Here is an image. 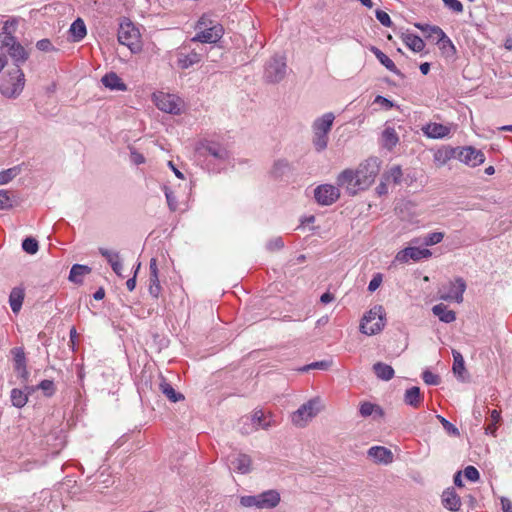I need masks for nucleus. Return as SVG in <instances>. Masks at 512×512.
Masks as SVG:
<instances>
[{
  "label": "nucleus",
  "mask_w": 512,
  "mask_h": 512,
  "mask_svg": "<svg viewBox=\"0 0 512 512\" xmlns=\"http://www.w3.org/2000/svg\"><path fill=\"white\" fill-rule=\"evenodd\" d=\"M422 379L427 385H439L440 377L429 370H425L422 373Z\"/></svg>",
  "instance_id": "obj_56"
},
{
  "label": "nucleus",
  "mask_w": 512,
  "mask_h": 512,
  "mask_svg": "<svg viewBox=\"0 0 512 512\" xmlns=\"http://www.w3.org/2000/svg\"><path fill=\"white\" fill-rule=\"evenodd\" d=\"M321 410V400L319 398L310 399L293 412L291 421L297 427H305Z\"/></svg>",
  "instance_id": "obj_6"
},
{
  "label": "nucleus",
  "mask_w": 512,
  "mask_h": 512,
  "mask_svg": "<svg viewBox=\"0 0 512 512\" xmlns=\"http://www.w3.org/2000/svg\"><path fill=\"white\" fill-rule=\"evenodd\" d=\"M253 425H255V428H262V429H269L271 426L274 425V422L271 419H267L264 412L262 410H256L254 411L252 417H251Z\"/></svg>",
  "instance_id": "obj_38"
},
{
  "label": "nucleus",
  "mask_w": 512,
  "mask_h": 512,
  "mask_svg": "<svg viewBox=\"0 0 512 512\" xmlns=\"http://www.w3.org/2000/svg\"><path fill=\"white\" fill-rule=\"evenodd\" d=\"M102 84L110 90L126 91L127 85L122 79L115 73L110 72L105 74L101 79Z\"/></svg>",
  "instance_id": "obj_26"
},
{
  "label": "nucleus",
  "mask_w": 512,
  "mask_h": 512,
  "mask_svg": "<svg viewBox=\"0 0 512 512\" xmlns=\"http://www.w3.org/2000/svg\"><path fill=\"white\" fill-rule=\"evenodd\" d=\"M444 5L455 13H462L464 8L459 0H442Z\"/></svg>",
  "instance_id": "obj_59"
},
{
  "label": "nucleus",
  "mask_w": 512,
  "mask_h": 512,
  "mask_svg": "<svg viewBox=\"0 0 512 512\" xmlns=\"http://www.w3.org/2000/svg\"><path fill=\"white\" fill-rule=\"evenodd\" d=\"M431 255L432 252L426 248L406 247L397 253L396 260L401 263H406L410 259L419 261L424 258H429Z\"/></svg>",
  "instance_id": "obj_16"
},
{
  "label": "nucleus",
  "mask_w": 512,
  "mask_h": 512,
  "mask_svg": "<svg viewBox=\"0 0 512 512\" xmlns=\"http://www.w3.org/2000/svg\"><path fill=\"white\" fill-rule=\"evenodd\" d=\"M280 501V493L275 489L266 490L257 495L241 496L239 499L241 506L258 509H273L279 505Z\"/></svg>",
  "instance_id": "obj_3"
},
{
  "label": "nucleus",
  "mask_w": 512,
  "mask_h": 512,
  "mask_svg": "<svg viewBox=\"0 0 512 512\" xmlns=\"http://www.w3.org/2000/svg\"><path fill=\"white\" fill-rule=\"evenodd\" d=\"M118 41L120 44L127 46L132 52H136L141 48L140 32L130 21L120 24Z\"/></svg>",
  "instance_id": "obj_9"
},
{
  "label": "nucleus",
  "mask_w": 512,
  "mask_h": 512,
  "mask_svg": "<svg viewBox=\"0 0 512 512\" xmlns=\"http://www.w3.org/2000/svg\"><path fill=\"white\" fill-rule=\"evenodd\" d=\"M453 366L452 370L454 374L461 376L465 371V361L462 354L457 350H452Z\"/></svg>",
  "instance_id": "obj_41"
},
{
  "label": "nucleus",
  "mask_w": 512,
  "mask_h": 512,
  "mask_svg": "<svg viewBox=\"0 0 512 512\" xmlns=\"http://www.w3.org/2000/svg\"><path fill=\"white\" fill-rule=\"evenodd\" d=\"M370 51L375 55V57L378 59V61L386 67L389 71L396 74L397 76L404 78V74L396 67L395 63L385 54L383 53L379 48L376 46H371Z\"/></svg>",
  "instance_id": "obj_23"
},
{
  "label": "nucleus",
  "mask_w": 512,
  "mask_h": 512,
  "mask_svg": "<svg viewBox=\"0 0 512 512\" xmlns=\"http://www.w3.org/2000/svg\"><path fill=\"white\" fill-rule=\"evenodd\" d=\"M384 310L380 305L374 306L362 318L360 331L366 335H374L385 326Z\"/></svg>",
  "instance_id": "obj_5"
},
{
  "label": "nucleus",
  "mask_w": 512,
  "mask_h": 512,
  "mask_svg": "<svg viewBox=\"0 0 512 512\" xmlns=\"http://www.w3.org/2000/svg\"><path fill=\"white\" fill-rule=\"evenodd\" d=\"M90 271L91 269L86 265L74 264L69 273V280L74 283H81L82 277Z\"/></svg>",
  "instance_id": "obj_39"
},
{
  "label": "nucleus",
  "mask_w": 512,
  "mask_h": 512,
  "mask_svg": "<svg viewBox=\"0 0 512 512\" xmlns=\"http://www.w3.org/2000/svg\"><path fill=\"white\" fill-rule=\"evenodd\" d=\"M401 178L402 170L400 166H393L386 176V180L392 181L394 184H399L401 182Z\"/></svg>",
  "instance_id": "obj_51"
},
{
  "label": "nucleus",
  "mask_w": 512,
  "mask_h": 512,
  "mask_svg": "<svg viewBox=\"0 0 512 512\" xmlns=\"http://www.w3.org/2000/svg\"><path fill=\"white\" fill-rule=\"evenodd\" d=\"M286 70L285 57L274 55L265 64L263 79L269 84L279 83L285 78Z\"/></svg>",
  "instance_id": "obj_7"
},
{
  "label": "nucleus",
  "mask_w": 512,
  "mask_h": 512,
  "mask_svg": "<svg viewBox=\"0 0 512 512\" xmlns=\"http://www.w3.org/2000/svg\"><path fill=\"white\" fill-rule=\"evenodd\" d=\"M37 389H40L43 391L44 395L47 397H51L56 392L55 384L52 380H42L36 387Z\"/></svg>",
  "instance_id": "obj_47"
},
{
  "label": "nucleus",
  "mask_w": 512,
  "mask_h": 512,
  "mask_svg": "<svg viewBox=\"0 0 512 512\" xmlns=\"http://www.w3.org/2000/svg\"><path fill=\"white\" fill-rule=\"evenodd\" d=\"M36 47L40 51L49 52L52 50H55L54 46L52 45L51 41L49 39H41L37 41Z\"/></svg>",
  "instance_id": "obj_62"
},
{
  "label": "nucleus",
  "mask_w": 512,
  "mask_h": 512,
  "mask_svg": "<svg viewBox=\"0 0 512 512\" xmlns=\"http://www.w3.org/2000/svg\"><path fill=\"white\" fill-rule=\"evenodd\" d=\"M8 190H0V210H7L13 207Z\"/></svg>",
  "instance_id": "obj_54"
},
{
  "label": "nucleus",
  "mask_w": 512,
  "mask_h": 512,
  "mask_svg": "<svg viewBox=\"0 0 512 512\" xmlns=\"http://www.w3.org/2000/svg\"><path fill=\"white\" fill-rule=\"evenodd\" d=\"M163 190L170 211L175 212L178 209V202L173 191L168 186H164Z\"/></svg>",
  "instance_id": "obj_49"
},
{
  "label": "nucleus",
  "mask_w": 512,
  "mask_h": 512,
  "mask_svg": "<svg viewBox=\"0 0 512 512\" xmlns=\"http://www.w3.org/2000/svg\"><path fill=\"white\" fill-rule=\"evenodd\" d=\"M25 74L17 64H8L7 56L0 53V93L8 99H16L25 86Z\"/></svg>",
  "instance_id": "obj_1"
},
{
  "label": "nucleus",
  "mask_w": 512,
  "mask_h": 512,
  "mask_svg": "<svg viewBox=\"0 0 512 512\" xmlns=\"http://www.w3.org/2000/svg\"><path fill=\"white\" fill-rule=\"evenodd\" d=\"M356 171L351 169H346L341 172L337 177V185L339 187L345 188L346 192L349 195H356L362 189L358 187L356 184Z\"/></svg>",
  "instance_id": "obj_14"
},
{
  "label": "nucleus",
  "mask_w": 512,
  "mask_h": 512,
  "mask_svg": "<svg viewBox=\"0 0 512 512\" xmlns=\"http://www.w3.org/2000/svg\"><path fill=\"white\" fill-rule=\"evenodd\" d=\"M157 108L163 112L178 115L181 112L179 98L173 94L159 92L154 94Z\"/></svg>",
  "instance_id": "obj_10"
},
{
  "label": "nucleus",
  "mask_w": 512,
  "mask_h": 512,
  "mask_svg": "<svg viewBox=\"0 0 512 512\" xmlns=\"http://www.w3.org/2000/svg\"><path fill=\"white\" fill-rule=\"evenodd\" d=\"M466 287L465 280L461 277H457L454 281L449 282L447 292L440 297L443 300H454L457 303H462Z\"/></svg>",
  "instance_id": "obj_13"
},
{
  "label": "nucleus",
  "mask_w": 512,
  "mask_h": 512,
  "mask_svg": "<svg viewBox=\"0 0 512 512\" xmlns=\"http://www.w3.org/2000/svg\"><path fill=\"white\" fill-rule=\"evenodd\" d=\"M313 133H314L313 144H314L315 149L318 152L326 149L327 145H328V135L322 134V133H317V132H313Z\"/></svg>",
  "instance_id": "obj_45"
},
{
  "label": "nucleus",
  "mask_w": 512,
  "mask_h": 512,
  "mask_svg": "<svg viewBox=\"0 0 512 512\" xmlns=\"http://www.w3.org/2000/svg\"><path fill=\"white\" fill-rule=\"evenodd\" d=\"M202 53L191 49L187 51V47L184 46L177 53V65L181 69H188L195 64H198L202 60Z\"/></svg>",
  "instance_id": "obj_15"
},
{
  "label": "nucleus",
  "mask_w": 512,
  "mask_h": 512,
  "mask_svg": "<svg viewBox=\"0 0 512 512\" xmlns=\"http://www.w3.org/2000/svg\"><path fill=\"white\" fill-rule=\"evenodd\" d=\"M17 39L11 33L0 32V49H7L11 44H15Z\"/></svg>",
  "instance_id": "obj_50"
},
{
  "label": "nucleus",
  "mask_w": 512,
  "mask_h": 512,
  "mask_svg": "<svg viewBox=\"0 0 512 512\" xmlns=\"http://www.w3.org/2000/svg\"><path fill=\"white\" fill-rule=\"evenodd\" d=\"M339 197V188L331 184L319 185L314 190V198L316 202L323 206L332 205L339 199Z\"/></svg>",
  "instance_id": "obj_11"
},
{
  "label": "nucleus",
  "mask_w": 512,
  "mask_h": 512,
  "mask_svg": "<svg viewBox=\"0 0 512 512\" xmlns=\"http://www.w3.org/2000/svg\"><path fill=\"white\" fill-rule=\"evenodd\" d=\"M99 253L108 261L110 265H112V263H115V261H120V256L118 252H113L106 248L100 247Z\"/></svg>",
  "instance_id": "obj_55"
},
{
  "label": "nucleus",
  "mask_w": 512,
  "mask_h": 512,
  "mask_svg": "<svg viewBox=\"0 0 512 512\" xmlns=\"http://www.w3.org/2000/svg\"><path fill=\"white\" fill-rule=\"evenodd\" d=\"M375 16L377 18V20L385 27H391L392 26V20L390 18V16L388 15V13H386L385 11L383 10H376L375 11Z\"/></svg>",
  "instance_id": "obj_57"
},
{
  "label": "nucleus",
  "mask_w": 512,
  "mask_h": 512,
  "mask_svg": "<svg viewBox=\"0 0 512 512\" xmlns=\"http://www.w3.org/2000/svg\"><path fill=\"white\" fill-rule=\"evenodd\" d=\"M452 158H457V148L443 147L434 153V161L439 165H445Z\"/></svg>",
  "instance_id": "obj_33"
},
{
  "label": "nucleus",
  "mask_w": 512,
  "mask_h": 512,
  "mask_svg": "<svg viewBox=\"0 0 512 512\" xmlns=\"http://www.w3.org/2000/svg\"><path fill=\"white\" fill-rule=\"evenodd\" d=\"M228 461L230 466L241 474H247L251 471V457L244 453H233L229 455Z\"/></svg>",
  "instance_id": "obj_17"
},
{
  "label": "nucleus",
  "mask_w": 512,
  "mask_h": 512,
  "mask_svg": "<svg viewBox=\"0 0 512 512\" xmlns=\"http://www.w3.org/2000/svg\"><path fill=\"white\" fill-rule=\"evenodd\" d=\"M465 477L472 482H476L480 478L479 471L474 466H467L464 469Z\"/></svg>",
  "instance_id": "obj_60"
},
{
  "label": "nucleus",
  "mask_w": 512,
  "mask_h": 512,
  "mask_svg": "<svg viewBox=\"0 0 512 512\" xmlns=\"http://www.w3.org/2000/svg\"><path fill=\"white\" fill-rule=\"evenodd\" d=\"M196 30L198 32L191 39V42L213 44L218 42L224 34L223 26L219 23H214L210 16L206 14L202 15L197 21Z\"/></svg>",
  "instance_id": "obj_2"
},
{
  "label": "nucleus",
  "mask_w": 512,
  "mask_h": 512,
  "mask_svg": "<svg viewBox=\"0 0 512 512\" xmlns=\"http://www.w3.org/2000/svg\"><path fill=\"white\" fill-rule=\"evenodd\" d=\"M335 116L332 112L325 113L317 118L312 125L313 132L327 134L330 132Z\"/></svg>",
  "instance_id": "obj_22"
},
{
  "label": "nucleus",
  "mask_w": 512,
  "mask_h": 512,
  "mask_svg": "<svg viewBox=\"0 0 512 512\" xmlns=\"http://www.w3.org/2000/svg\"><path fill=\"white\" fill-rule=\"evenodd\" d=\"M399 141L398 135L394 128L386 127L382 132L383 146L389 150L394 148Z\"/></svg>",
  "instance_id": "obj_37"
},
{
  "label": "nucleus",
  "mask_w": 512,
  "mask_h": 512,
  "mask_svg": "<svg viewBox=\"0 0 512 512\" xmlns=\"http://www.w3.org/2000/svg\"><path fill=\"white\" fill-rule=\"evenodd\" d=\"M368 456L376 462L389 464L393 461L392 452L383 446H373L368 450Z\"/></svg>",
  "instance_id": "obj_24"
},
{
  "label": "nucleus",
  "mask_w": 512,
  "mask_h": 512,
  "mask_svg": "<svg viewBox=\"0 0 512 512\" xmlns=\"http://www.w3.org/2000/svg\"><path fill=\"white\" fill-rule=\"evenodd\" d=\"M159 390L163 395H165L171 402H178L184 400V395L180 392H177L173 386L167 382V380L162 377L161 382L159 384Z\"/></svg>",
  "instance_id": "obj_27"
},
{
  "label": "nucleus",
  "mask_w": 512,
  "mask_h": 512,
  "mask_svg": "<svg viewBox=\"0 0 512 512\" xmlns=\"http://www.w3.org/2000/svg\"><path fill=\"white\" fill-rule=\"evenodd\" d=\"M423 401V396L421 394L420 388L417 386H413L405 391L404 394V402L412 406L414 408H418Z\"/></svg>",
  "instance_id": "obj_31"
},
{
  "label": "nucleus",
  "mask_w": 512,
  "mask_h": 512,
  "mask_svg": "<svg viewBox=\"0 0 512 512\" xmlns=\"http://www.w3.org/2000/svg\"><path fill=\"white\" fill-rule=\"evenodd\" d=\"M416 28L421 30L426 37H438L442 32H444L439 26L430 25L427 23H415Z\"/></svg>",
  "instance_id": "obj_43"
},
{
  "label": "nucleus",
  "mask_w": 512,
  "mask_h": 512,
  "mask_svg": "<svg viewBox=\"0 0 512 512\" xmlns=\"http://www.w3.org/2000/svg\"><path fill=\"white\" fill-rule=\"evenodd\" d=\"M20 167L15 166L0 172V185L7 184L20 173Z\"/></svg>",
  "instance_id": "obj_44"
},
{
  "label": "nucleus",
  "mask_w": 512,
  "mask_h": 512,
  "mask_svg": "<svg viewBox=\"0 0 512 512\" xmlns=\"http://www.w3.org/2000/svg\"><path fill=\"white\" fill-rule=\"evenodd\" d=\"M130 159L135 165H140L145 162V157L143 156V154L135 149L131 150Z\"/></svg>",
  "instance_id": "obj_64"
},
{
  "label": "nucleus",
  "mask_w": 512,
  "mask_h": 512,
  "mask_svg": "<svg viewBox=\"0 0 512 512\" xmlns=\"http://www.w3.org/2000/svg\"><path fill=\"white\" fill-rule=\"evenodd\" d=\"M403 42L414 52H421L425 48L424 41L415 34H403Z\"/></svg>",
  "instance_id": "obj_36"
},
{
  "label": "nucleus",
  "mask_w": 512,
  "mask_h": 512,
  "mask_svg": "<svg viewBox=\"0 0 512 512\" xmlns=\"http://www.w3.org/2000/svg\"><path fill=\"white\" fill-rule=\"evenodd\" d=\"M442 505L449 511L456 512L461 507V499L453 488L446 489L441 496Z\"/></svg>",
  "instance_id": "obj_20"
},
{
  "label": "nucleus",
  "mask_w": 512,
  "mask_h": 512,
  "mask_svg": "<svg viewBox=\"0 0 512 512\" xmlns=\"http://www.w3.org/2000/svg\"><path fill=\"white\" fill-rule=\"evenodd\" d=\"M26 390H28V392H25L18 388H14L11 390L10 398L13 406L17 408H22L26 405L28 401V394L30 392H33L35 388L26 387Z\"/></svg>",
  "instance_id": "obj_29"
},
{
  "label": "nucleus",
  "mask_w": 512,
  "mask_h": 512,
  "mask_svg": "<svg viewBox=\"0 0 512 512\" xmlns=\"http://www.w3.org/2000/svg\"><path fill=\"white\" fill-rule=\"evenodd\" d=\"M437 419L440 421V423L442 424L444 430L448 434H451V435H454V436H458L459 435L458 428L454 424H452L450 421H448L446 418H444L441 415H437Z\"/></svg>",
  "instance_id": "obj_52"
},
{
  "label": "nucleus",
  "mask_w": 512,
  "mask_h": 512,
  "mask_svg": "<svg viewBox=\"0 0 512 512\" xmlns=\"http://www.w3.org/2000/svg\"><path fill=\"white\" fill-rule=\"evenodd\" d=\"M149 293L152 297L158 298L161 292V285L159 281V270L157 260L152 258L149 263Z\"/></svg>",
  "instance_id": "obj_18"
},
{
  "label": "nucleus",
  "mask_w": 512,
  "mask_h": 512,
  "mask_svg": "<svg viewBox=\"0 0 512 512\" xmlns=\"http://www.w3.org/2000/svg\"><path fill=\"white\" fill-rule=\"evenodd\" d=\"M444 238L443 232H432L423 237L422 244L433 246L440 243Z\"/></svg>",
  "instance_id": "obj_48"
},
{
  "label": "nucleus",
  "mask_w": 512,
  "mask_h": 512,
  "mask_svg": "<svg viewBox=\"0 0 512 512\" xmlns=\"http://www.w3.org/2000/svg\"><path fill=\"white\" fill-rule=\"evenodd\" d=\"M360 415L362 417L373 416L374 419L382 418L384 416L383 409L374 403L371 402H363L360 405L359 409Z\"/></svg>",
  "instance_id": "obj_30"
},
{
  "label": "nucleus",
  "mask_w": 512,
  "mask_h": 512,
  "mask_svg": "<svg viewBox=\"0 0 512 512\" xmlns=\"http://www.w3.org/2000/svg\"><path fill=\"white\" fill-rule=\"evenodd\" d=\"M457 158L470 167L479 166L485 161L484 153L473 146L457 148Z\"/></svg>",
  "instance_id": "obj_12"
},
{
  "label": "nucleus",
  "mask_w": 512,
  "mask_h": 512,
  "mask_svg": "<svg viewBox=\"0 0 512 512\" xmlns=\"http://www.w3.org/2000/svg\"><path fill=\"white\" fill-rule=\"evenodd\" d=\"M376 376L384 381H389L394 377V369L392 366L385 364L383 362H377L372 367Z\"/></svg>",
  "instance_id": "obj_34"
},
{
  "label": "nucleus",
  "mask_w": 512,
  "mask_h": 512,
  "mask_svg": "<svg viewBox=\"0 0 512 512\" xmlns=\"http://www.w3.org/2000/svg\"><path fill=\"white\" fill-rule=\"evenodd\" d=\"M432 312L444 323H451L456 320V313L453 310H449L443 303L434 305Z\"/></svg>",
  "instance_id": "obj_28"
},
{
  "label": "nucleus",
  "mask_w": 512,
  "mask_h": 512,
  "mask_svg": "<svg viewBox=\"0 0 512 512\" xmlns=\"http://www.w3.org/2000/svg\"><path fill=\"white\" fill-rule=\"evenodd\" d=\"M381 283H382V275L380 273H377L373 276V278L369 282L368 290L370 292L376 291L379 288V286L381 285Z\"/></svg>",
  "instance_id": "obj_63"
},
{
  "label": "nucleus",
  "mask_w": 512,
  "mask_h": 512,
  "mask_svg": "<svg viewBox=\"0 0 512 512\" xmlns=\"http://www.w3.org/2000/svg\"><path fill=\"white\" fill-rule=\"evenodd\" d=\"M290 170V164L285 159L276 160L273 164L271 173L275 178H281Z\"/></svg>",
  "instance_id": "obj_40"
},
{
  "label": "nucleus",
  "mask_w": 512,
  "mask_h": 512,
  "mask_svg": "<svg viewBox=\"0 0 512 512\" xmlns=\"http://www.w3.org/2000/svg\"><path fill=\"white\" fill-rule=\"evenodd\" d=\"M69 32L74 42L81 41L87 34L86 25L81 18H77L70 26Z\"/></svg>",
  "instance_id": "obj_35"
},
{
  "label": "nucleus",
  "mask_w": 512,
  "mask_h": 512,
  "mask_svg": "<svg viewBox=\"0 0 512 512\" xmlns=\"http://www.w3.org/2000/svg\"><path fill=\"white\" fill-rule=\"evenodd\" d=\"M355 171L357 174L356 184L362 190H366L374 183L376 176L379 174L380 161L376 157H371L360 164Z\"/></svg>",
  "instance_id": "obj_4"
},
{
  "label": "nucleus",
  "mask_w": 512,
  "mask_h": 512,
  "mask_svg": "<svg viewBox=\"0 0 512 512\" xmlns=\"http://www.w3.org/2000/svg\"><path fill=\"white\" fill-rule=\"evenodd\" d=\"M17 24H18V20L16 18L7 20L4 22V25L0 32L11 33L12 35H14V33L16 31Z\"/></svg>",
  "instance_id": "obj_61"
},
{
  "label": "nucleus",
  "mask_w": 512,
  "mask_h": 512,
  "mask_svg": "<svg viewBox=\"0 0 512 512\" xmlns=\"http://www.w3.org/2000/svg\"><path fill=\"white\" fill-rule=\"evenodd\" d=\"M437 38V45L444 55L453 57L456 54V48L451 39L442 32Z\"/></svg>",
  "instance_id": "obj_32"
},
{
  "label": "nucleus",
  "mask_w": 512,
  "mask_h": 512,
  "mask_svg": "<svg viewBox=\"0 0 512 512\" xmlns=\"http://www.w3.org/2000/svg\"><path fill=\"white\" fill-rule=\"evenodd\" d=\"M196 152L202 157H211L219 164L225 163L229 158L228 150L218 142L202 140L196 146Z\"/></svg>",
  "instance_id": "obj_8"
},
{
  "label": "nucleus",
  "mask_w": 512,
  "mask_h": 512,
  "mask_svg": "<svg viewBox=\"0 0 512 512\" xmlns=\"http://www.w3.org/2000/svg\"><path fill=\"white\" fill-rule=\"evenodd\" d=\"M331 366L330 361H317L313 362L311 364L305 365L302 368H300V371L307 372L311 369H320V370H327Z\"/></svg>",
  "instance_id": "obj_53"
},
{
  "label": "nucleus",
  "mask_w": 512,
  "mask_h": 512,
  "mask_svg": "<svg viewBox=\"0 0 512 512\" xmlns=\"http://www.w3.org/2000/svg\"><path fill=\"white\" fill-rule=\"evenodd\" d=\"M25 298V289L22 286L14 287L9 294V305L14 314H18Z\"/></svg>",
  "instance_id": "obj_25"
},
{
  "label": "nucleus",
  "mask_w": 512,
  "mask_h": 512,
  "mask_svg": "<svg viewBox=\"0 0 512 512\" xmlns=\"http://www.w3.org/2000/svg\"><path fill=\"white\" fill-rule=\"evenodd\" d=\"M422 132L428 138L440 139L450 133V128L440 123H428L422 127Z\"/></svg>",
  "instance_id": "obj_21"
},
{
  "label": "nucleus",
  "mask_w": 512,
  "mask_h": 512,
  "mask_svg": "<svg viewBox=\"0 0 512 512\" xmlns=\"http://www.w3.org/2000/svg\"><path fill=\"white\" fill-rule=\"evenodd\" d=\"M11 353L14 356L15 371H20V368L27 365L24 349L22 347H15L11 350Z\"/></svg>",
  "instance_id": "obj_42"
},
{
  "label": "nucleus",
  "mask_w": 512,
  "mask_h": 512,
  "mask_svg": "<svg viewBox=\"0 0 512 512\" xmlns=\"http://www.w3.org/2000/svg\"><path fill=\"white\" fill-rule=\"evenodd\" d=\"M4 54L10 56L13 60L12 64H17L18 67H21L29 58V52L18 41L15 44H11Z\"/></svg>",
  "instance_id": "obj_19"
},
{
  "label": "nucleus",
  "mask_w": 512,
  "mask_h": 512,
  "mask_svg": "<svg viewBox=\"0 0 512 512\" xmlns=\"http://www.w3.org/2000/svg\"><path fill=\"white\" fill-rule=\"evenodd\" d=\"M283 247H284V241L281 237L272 238L266 244V248L269 251L280 250Z\"/></svg>",
  "instance_id": "obj_58"
},
{
  "label": "nucleus",
  "mask_w": 512,
  "mask_h": 512,
  "mask_svg": "<svg viewBox=\"0 0 512 512\" xmlns=\"http://www.w3.org/2000/svg\"><path fill=\"white\" fill-rule=\"evenodd\" d=\"M22 249L28 254H36L39 249L38 241L33 237H27L22 241Z\"/></svg>",
  "instance_id": "obj_46"
}]
</instances>
